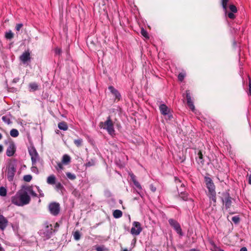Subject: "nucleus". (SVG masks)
<instances>
[{"label":"nucleus","instance_id":"36","mask_svg":"<svg viewBox=\"0 0 251 251\" xmlns=\"http://www.w3.org/2000/svg\"><path fill=\"white\" fill-rule=\"evenodd\" d=\"M73 236L74 239L76 241L79 240L80 238V234L78 231H75L73 234Z\"/></svg>","mask_w":251,"mask_h":251},{"label":"nucleus","instance_id":"62","mask_svg":"<svg viewBox=\"0 0 251 251\" xmlns=\"http://www.w3.org/2000/svg\"><path fill=\"white\" fill-rule=\"evenodd\" d=\"M137 192L138 193V194H139L140 196H141V194H140V193H139V192H137Z\"/></svg>","mask_w":251,"mask_h":251},{"label":"nucleus","instance_id":"28","mask_svg":"<svg viewBox=\"0 0 251 251\" xmlns=\"http://www.w3.org/2000/svg\"><path fill=\"white\" fill-rule=\"evenodd\" d=\"M7 194V190L6 189L3 187H0V196L1 197H5Z\"/></svg>","mask_w":251,"mask_h":251},{"label":"nucleus","instance_id":"46","mask_svg":"<svg viewBox=\"0 0 251 251\" xmlns=\"http://www.w3.org/2000/svg\"><path fill=\"white\" fill-rule=\"evenodd\" d=\"M36 188L37 189L38 193H39V197H43L44 196V194L43 193L42 191L40 189L39 187L36 186Z\"/></svg>","mask_w":251,"mask_h":251},{"label":"nucleus","instance_id":"27","mask_svg":"<svg viewBox=\"0 0 251 251\" xmlns=\"http://www.w3.org/2000/svg\"><path fill=\"white\" fill-rule=\"evenodd\" d=\"M229 0H222V5L225 11V13H227V5Z\"/></svg>","mask_w":251,"mask_h":251},{"label":"nucleus","instance_id":"33","mask_svg":"<svg viewBox=\"0 0 251 251\" xmlns=\"http://www.w3.org/2000/svg\"><path fill=\"white\" fill-rule=\"evenodd\" d=\"M5 37L7 39H11L13 37V33L11 30H10L9 31L6 32Z\"/></svg>","mask_w":251,"mask_h":251},{"label":"nucleus","instance_id":"50","mask_svg":"<svg viewBox=\"0 0 251 251\" xmlns=\"http://www.w3.org/2000/svg\"><path fill=\"white\" fill-rule=\"evenodd\" d=\"M180 193H181V195H182V196H181V197L182 198V199L184 201H187L188 200V197H187V196H183V194H182V192H180Z\"/></svg>","mask_w":251,"mask_h":251},{"label":"nucleus","instance_id":"11","mask_svg":"<svg viewBox=\"0 0 251 251\" xmlns=\"http://www.w3.org/2000/svg\"><path fill=\"white\" fill-rule=\"evenodd\" d=\"M196 160L201 165L204 164V159L201 151L199 150H195Z\"/></svg>","mask_w":251,"mask_h":251},{"label":"nucleus","instance_id":"18","mask_svg":"<svg viewBox=\"0 0 251 251\" xmlns=\"http://www.w3.org/2000/svg\"><path fill=\"white\" fill-rule=\"evenodd\" d=\"M159 110L161 114L163 115L168 114L170 111L169 108L165 104H161L159 106Z\"/></svg>","mask_w":251,"mask_h":251},{"label":"nucleus","instance_id":"64","mask_svg":"<svg viewBox=\"0 0 251 251\" xmlns=\"http://www.w3.org/2000/svg\"><path fill=\"white\" fill-rule=\"evenodd\" d=\"M122 201H121V200H120V203H122Z\"/></svg>","mask_w":251,"mask_h":251},{"label":"nucleus","instance_id":"24","mask_svg":"<svg viewBox=\"0 0 251 251\" xmlns=\"http://www.w3.org/2000/svg\"><path fill=\"white\" fill-rule=\"evenodd\" d=\"M123 213L120 210H115L113 212V216L115 218H120L122 216Z\"/></svg>","mask_w":251,"mask_h":251},{"label":"nucleus","instance_id":"42","mask_svg":"<svg viewBox=\"0 0 251 251\" xmlns=\"http://www.w3.org/2000/svg\"><path fill=\"white\" fill-rule=\"evenodd\" d=\"M95 165V161L94 160H91V161H88L86 164V167H91Z\"/></svg>","mask_w":251,"mask_h":251},{"label":"nucleus","instance_id":"32","mask_svg":"<svg viewBox=\"0 0 251 251\" xmlns=\"http://www.w3.org/2000/svg\"><path fill=\"white\" fill-rule=\"evenodd\" d=\"M82 142L83 140L81 138H78L74 140L75 144L78 147L82 145Z\"/></svg>","mask_w":251,"mask_h":251},{"label":"nucleus","instance_id":"48","mask_svg":"<svg viewBox=\"0 0 251 251\" xmlns=\"http://www.w3.org/2000/svg\"><path fill=\"white\" fill-rule=\"evenodd\" d=\"M31 170L32 172L35 173L36 174L38 173V169L35 165H32V167L31 168Z\"/></svg>","mask_w":251,"mask_h":251},{"label":"nucleus","instance_id":"40","mask_svg":"<svg viewBox=\"0 0 251 251\" xmlns=\"http://www.w3.org/2000/svg\"><path fill=\"white\" fill-rule=\"evenodd\" d=\"M229 8L231 12L236 13L237 12V8L234 5H230Z\"/></svg>","mask_w":251,"mask_h":251},{"label":"nucleus","instance_id":"22","mask_svg":"<svg viewBox=\"0 0 251 251\" xmlns=\"http://www.w3.org/2000/svg\"><path fill=\"white\" fill-rule=\"evenodd\" d=\"M206 185V187L208 189L209 194L216 192L215 190V185H214V184L213 182H211V183L207 184Z\"/></svg>","mask_w":251,"mask_h":251},{"label":"nucleus","instance_id":"31","mask_svg":"<svg viewBox=\"0 0 251 251\" xmlns=\"http://www.w3.org/2000/svg\"><path fill=\"white\" fill-rule=\"evenodd\" d=\"M66 176L71 180H74L76 178V176L74 174H72L70 172L66 173Z\"/></svg>","mask_w":251,"mask_h":251},{"label":"nucleus","instance_id":"2","mask_svg":"<svg viewBox=\"0 0 251 251\" xmlns=\"http://www.w3.org/2000/svg\"><path fill=\"white\" fill-rule=\"evenodd\" d=\"M99 126L101 128L105 129L110 135L113 136L115 134L114 124L110 116H108L104 122H100Z\"/></svg>","mask_w":251,"mask_h":251},{"label":"nucleus","instance_id":"6","mask_svg":"<svg viewBox=\"0 0 251 251\" xmlns=\"http://www.w3.org/2000/svg\"><path fill=\"white\" fill-rule=\"evenodd\" d=\"M28 152L31 156L32 165H35L37 160L39 159L38 154L35 148L34 147L28 148Z\"/></svg>","mask_w":251,"mask_h":251},{"label":"nucleus","instance_id":"19","mask_svg":"<svg viewBox=\"0 0 251 251\" xmlns=\"http://www.w3.org/2000/svg\"><path fill=\"white\" fill-rule=\"evenodd\" d=\"M11 115L10 114H7V115L3 116L2 117L1 120L5 123H6L8 125H9L11 123Z\"/></svg>","mask_w":251,"mask_h":251},{"label":"nucleus","instance_id":"8","mask_svg":"<svg viewBox=\"0 0 251 251\" xmlns=\"http://www.w3.org/2000/svg\"><path fill=\"white\" fill-rule=\"evenodd\" d=\"M50 213L54 216L57 215L60 211V205L58 203L51 202L49 205Z\"/></svg>","mask_w":251,"mask_h":251},{"label":"nucleus","instance_id":"23","mask_svg":"<svg viewBox=\"0 0 251 251\" xmlns=\"http://www.w3.org/2000/svg\"><path fill=\"white\" fill-rule=\"evenodd\" d=\"M71 161V157L67 154H64L62 157V162L64 164H68Z\"/></svg>","mask_w":251,"mask_h":251},{"label":"nucleus","instance_id":"39","mask_svg":"<svg viewBox=\"0 0 251 251\" xmlns=\"http://www.w3.org/2000/svg\"><path fill=\"white\" fill-rule=\"evenodd\" d=\"M141 33L146 38H147V39L149 38L147 31L143 28L141 29Z\"/></svg>","mask_w":251,"mask_h":251},{"label":"nucleus","instance_id":"29","mask_svg":"<svg viewBox=\"0 0 251 251\" xmlns=\"http://www.w3.org/2000/svg\"><path fill=\"white\" fill-rule=\"evenodd\" d=\"M95 249L97 251H107V249L104 245L96 246Z\"/></svg>","mask_w":251,"mask_h":251},{"label":"nucleus","instance_id":"1","mask_svg":"<svg viewBox=\"0 0 251 251\" xmlns=\"http://www.w3.org/2000/svg\"><path fill=\"white\" fill-rule=\"evenodd\" d=\"M29 194L34 197H37V195L33 191L32 186H23L14 196L11 197V202L18 206H23L28 204L31 200Z\"/></svg>","mask_w":251,"mask_h":251},{"label":"nucleus","instance_id":"34","mask_svg":"<svg viewBox=\"0 0 251 251\" xmlns=\"http://www.w3.org/2000/svg\"><path fill=\"white\" fill-rule=\"evenodd\" d=\"M62 164V162H58L57 163V166L55 167V168L58 172L61 171L63 170L64 168Z\"/></svg>","mask_w":251,"mask_h":251},{"label":"nucleus","instance_id":"26","mask_svg":"<svg viewBox=\"0 0 251 251\" xmlns=\"http://www.w3.org/2000/svg\"><path fill=\"white\" fill-rule=\"evenodd\" d=\"M19 131L16 129H12L10 131V134L12 137H17L19 135Z\"/></svg>","mask_w":251,"mask_h":251},{"label":"nucleus","instance_id":"30","mask_svg":"<svg viewBox=\"0 0 251 251\" xmlns=\"http://www.w3.org/2000/svg\"><path fill=\"white\" fill-rule=\"evenodd\" d=\"M216 192L209 194V199L211 200L214 202V203H215L216 202Z\"/></svg>","mask_w":251,"mask_h":251},{"label":"nucleus","instance_id":"44","mask_svg":"<svg viewBox=\"0 0 251 251\" xmlns=\"http://www.w3.org/2000/svg\"><path fill=\"white\" fill-rule=\"evenodd\" d=\"M204 180H205L206 185L207 184H209V183H211V182H213V181L211 179V178L209 177H207V176H205L204 177Z\"/></svg>","mask_w":251,"mask_h":251},{"label":"nucleus","instance_id":"51","mask_svg":"<svg viewBox=\"0 0 251 251\" xmlns=\"http://www.w3.org/2000/svg\"><path fill=\"white\" fill-rule=\"evenodd\" d=\"M19 80H20L19 77H16L13 79V82L16 83L18 82L19 81Z\"/></svg>","mask_w":251,"mask_h":251},{"label":"nucleus","instance_id":"61","mask_svg":"<svg viewBox=\"0 0 251 251\" xmlns=\"http://www.w3.org/2000/svg\"><path fill=\"white\" fill-rule=\"evenodd\" d=\"M189 201H192V202L193 201V200H191V199H189Z\"/></svg>","mask_w":251,"mask_h":251},{"label":"nucleus","instance_id":"16","mask_svg":"<svg viewBox=\"0 0 251 251\" xmlns=\"http://www.w3.org/2000/svg\"><path fill=\"white\" fill-rule=\"evenodd\" d=\"M108 89L109 90L110 92L113 95L116 99H118V100L120 99L121 95L120 93L113 86H109L108 87Z\"/></svg>","mask_w":251,"mask_h":251},{"label":"nucleus","instance_id":"14","mask_svg":"<svg viewBox=\"0 0 251 251\" xmlns=\"http://www.w3.org/2000/svg\"><path fill=\"white\" fill-rule=\"evenodd\" d=\"M182 97L181 99L183 103L186 107L188 106V91L187 90H182Z\"/></svg>","mask_w":251,"mask_h":251},{"label":"nucleus","instance_id":"13","mask_svg":"<svg viewBox=\"0 0 251 251\" xmlns=\"http://www.w3.org/2000/svg\"><path fill=\"white\" fill-rule=\"evenodd\" d=\"M189 109H190L192 110V111L196 115V116H197L198 119H200V117H199V116H200L201 113L198 110H197L195 108V106L194 105L193 101L191 100V99L190 97H189Z\"/></svg>","mask_w":251,"mask_h":251},{"label":"nucleus","instance_id":"43","mask_svg":"<svg viewBox=\"0 0 251 251\" xmlns=\"http://www.w3.org/2000/svg\"><path fill=\"white\" fill-rule=\"evenodd\" d=\"M234 13L233 12H229L226 14H225L226 15H227L228 17L231 19H234L235 18V16L234 14Z\"/></svg>","mask_w":251,"mask_h":251},{"label":"nucleus","instance_id":"53","mask_svg":"<svg viewBox=\"0 0 251 251\" xmlns=\"http://www.w3.org/2000/svg\"><path fill=\"white\" fill-rule=\"evenodd\" d=\"M3 146L0 145V153L3 151Z\"/></svg>","mask_w":251,"mask_h":251},{"label":"nucleus","instance_id":"57","mask_svg":"<svg viewBox=\"0 0 251 251\" xmlns=\"http://www.w3.org/2000/svg\"><path fill=\"white\" fill-rule=\"evenodd\" d=\"M3 251V248L1 247V244H0V251Z\"/></svg>","mask_w":251,"mask_h":251},{"label":"nucleus","instance_id":"17","mask_svg":"<svg viewBox=\"0 0 251 251\" xmlns=\"http://www.w3.org/2000/svg\"><path fill=\"white\" fill-rule=\"evenodd\" d=\"M129 175L130 177L131 180L132 181L133 184L136 186V187L139 189V190H141L142 186L136 180V176L133 173H129Z\"/></svg>","mask_w":251,"mask_h":251},{"label":"nucleus","instance_id":"45","mask_svg":"<svg viewBox=\"0 0 251 251\" xmlns=\"http://www.w3.org/2000/svg\"><path fill=\"white\" fill-rule=\"evenodd\" d=\"M249 79V91L248 92V94L249 96H251V79H250L249 76H248Z\"/></svg>","mask_w":251,"mask_h":251},{"label":"nucleus","instance_id":"12","mask_svg":"<svg viewBox=\"0 0 251 251\" xmlns=\"http://www.w3.org/2000/svg\"><path fill=\"white\" fill-rule=\"evenodd\" d=\"M8 221L7 219L2 215H0V229L3 231L8 226Z\"/></svg>","mask_w":251,"mask_h":251},{"label":"nucleus","instance_id":"4","mask_svg":"<svg viewBox=\"0 0 251 251\" xmlns=\"http://www.w3.org/2000/svg\"><path fill=\"white\" fill-rule=\"evenodd\" d=\"M55 232V230L53 229V226L51 224L48 223L45 224V229L40 231L41 234L43 237H45L46 239H49L52 233Z\"/></svg>","mask_w":251,"mask_h":251},{"label":"nucleus","instance_id":"7","mask_svg":"<svg viewBox=\"0 0 251 251\" xmlns=\"http://www.w3.org/2000/svg\"><path fill=\"white\" fill-rule=\"evenodd\" d=\"M132 225L130 230L131 234L134 236L139 235L142 230L140 223L138 222H134Z\"/></svg>","mask_w":251,"mask_h":251},{"label":"nucleus","instance_id":"55","mask_svg":"<svg viewBox=\"0 0 251 251\" xmlns=\"http://www.w3.org/2000/svg\"><path fill=\"white\" fill-rule=\"evenodd\" d=\"M151 190L153 192H155L156 191V188L155 187H153V186H151Z\"/></svg>","mask_w":251,"mask_h":251},{"label":"nucleus","instance_id":"54","mask_svg":"<svg viewBox=\"0 0 251 251\" xmlns=\"http://www.w3.org/2000/svg\"><path fill=\"white\" fill-rule=\"evenodd\" d=\"M249 183L251 184V175L249 176Z\"/></svg>","mask_w":251,"mask_h":251},{"label":"nucleus","instance_id":"41","mask_svg":"<svg viewBox=\"0 0 251 251\" xmlns=\"http://www.w3.org/2000/svg\"><path fill=\"white\" fill-rule=\"evenodd\" d=\"M185 76V74H184L183 73H179L178 75V79L180 81H182L183 80Z\"/></svg>","mask_w":251,"mask_h":251},{"label":"nucleus","instance_id":"21","mask_svg":"<svg viewBox=\"0 0 251 251\" xmlns=\"http://www.w3.org/2000/svg\"><path fill=\"white\" fill-rule=\"evenodd\" d=\"M58 127L60 129L66 131L68 129V126L65 122H60L58 124Z\"/></svg>","mask_w":251,"mask_h":251},{"label":"nucleus","instance_id":"5","mask_svg":"<svg viewBox=\"0 0 251 251\" xmlns=\"http://www.w3.org/2000/svg\"><path fill=\"white\" fill-rule=\"evenodd\" d=\"M222 201L226 209L229 208L232 204V198L227 192H224L222 195Z\"/></svg>","mask_w":251,"mask_h":251},{"label":"nucleus","instance_id":"10","mask_svg":"<svg viewBox=\"0 0 251 251\" xmlns=\"http://www.w3.org/2000/svg\"><path fill=\"white\" fill-rule=\"evenodd\" d=\"M16 151V146L13 142H11L9 145L6 151V154L7 156H12Z\"/></svg>","mask_w":251,"mask_h":251},{"label":"nucleus","instance_id":"49","mask_svg":"<svg viewBox=\"0 0 251 251\" xmlns=\"http://www.w3.org/2000/svg\"><path fill=\"white\" fill-rule=\"evenodd\" d=\"M23 24H21V23L18 24L16 25L15 28H16V30L19 31L20 30V29L23 27Z\"/></svg>","mask_w":251,"mask_h":251},{"label":"nucleus","instance_id":"3","mask_svg":"<svg viewBox=\"0 0 251 251\" xmlns=\"http://www.w3.org/2000/svg\"><path fill=\"white\" fill-rule=\"evenodd\" d=\"M16 164L15 163L11 162L8 164L7 168V178L9 181L11 182L14 179L16 172Z\"/></svg>","mask_w":251,"mask_h":251},{"label":"nucleus","instance_id":"15","mask_svg":"<svg viewBox=\"0 0 251 251\" xmlns=\"http://www.w3.org/2000/svg\"><path fill=\"white\" fill-rule=\"evenodd\" d=\"M21 61L24 64L30 60V53L29 51L24 52L20 57Z\"/></svg>","mask_w":251,"mask_h":251},{"label":"nucleus","instance_id":"58","mask_svg":"<svg viewBox=\"0 0 251 251\" xmlns=\"http://www.w3.org/2000/svg\"><path fill=\"white\" fill-rule=\"evenodd\" d=\"M59 226V225L57 223L55 224V227H58Z\"/></svg>","mask_w":251,"mask_h":251},{"label":"nucleus","instance_id":"59","mask_svg":"<svg viewBox=\"0 0 251 251\" xmlns=\"http://www.w3.org/2000/svg\"><path fill=\"white\" fill-rule=\"evenodd\" d=\"M2 137V134L0 133V140L1 139Z\"/></svg>","mask_w":251,"mask_h":251},{"label":"nucleus","instance_id":"56","mask_svg":"<svg viewBox=\"0 0 251 251\" xmlns=\"http://www.w3.org/2000/svg\"><path fill=\"white\" fill-rule=\"evenodd\" d=\"M189 251H200L198 250H196V249H191Z\"/></svg>","mask_w":251,"mask_h":251},{"label":"nucleus","instance_id":"63","mask_svg":"<svg viewBox=\"0 0 251 251\" xmlns=\"http://www.w3.org/2000/svg\"><path fill=\"white\" fill-rule=\"evenodd\" d=\"M219 251H224V250H221V249H220Z\"/></svg>","mask_w":251,"mask_h":251},{"label":"nucleus","instance_id":"60","mask_svg":"<svg viewBox=\"0 0 251 251\" xmlns=\"http://www.w3.org/2000/svg\"><path fill=\"white\" fill-rule=\"evenodd\" d=\"M123 251H128L127 249H125L123 250Z\"/></svg>","mask_w":251,"mask_h":251},{"label":"nucleus","instance_id":"52","mask_svg":"<svg viewBox=\"0 0 251 251\" xmlns=\"http://www.w3.org/2000/svg\"><path fill=\"white\" fill-rule=\"evenodd\" d=\"M240 251H247V249L244 247L241 248Z\"/></svg>","mask_w":251,"mask_h":251},{"label":"nucleus","instance_id":"37","mask_svg":"<svg viewBox=\"0 0 251 251\" xmlns=\"http://www.w3.org/2000/svg\"><path fill=\"white\" fill-rule=\"evenodd\" d=\"M55 189L57 190V191H59V190H62L63 189H64V187L62 185V184L60 182H58L55 185Z\"/></svg>","mask_w":251,"mask_h":251},{"label":"nucleus","instance_id":"9","mask_svg":"<svg viewBox=\"0 0 251 251\" xmlns=\"http://www.w3.org/2000/svg\"><path fill=\"white\" fill-rule=\"evenodd\" d=\"M169 223L172 227L180 235H182L181 229L179 224L176 220L170 219L169 220Z\"/></svg>","mask_w":251,"mask_h":251},{"label":"nucleus","instance_id":"25","mask_svg":"<svg viewBox=\"0 0 251 251\" xmlns=\"http://www.w3.org/2000/svg\"><path fill=\"white\" fill-rule=\"evenodd\" d=\"M30 91H36L38 88V84L35 82L30 83L29 84Z\"/></svg>","mask_w":251,"mask_h":251},{"label":"nucleus","instance_id":"47","mask_svg":"<svg viewBox=\"0 0 251 251\" xmlns=\"http://www.w3.org/2000/svg\"><path fill=\"white\" fill-rule=\"evenodd\" d=\"M54 52L56 55H60L62 53V50L60 48H56L54 50Z\"/></svg>","mask_w":251,"mask_h":251},{"label":"nucleus","instance_id":"38","mask_svg":"<svg viewBox=\"0 0 251 251\" xmlns=\"http://www.w3.org/2000/svg\"><path fill=\"white\" fill-rule=\"evenodd\" d=\"M231 220L234 224H237L240 222V218L238 216H235L232 217Z\"/></svg>","mask_w":251,"mask_h":251},{"label":"nucleus","instance_id":"20","mask_svg":"<svg viewBox=\"0 0 251 251\" xmlns=\"http://www.w3.org/2000/svg\"><path fill=\"white\" fill-rule=\"evenodd\" d=\"M56 178L53 175L49 176L47 179V182L50 185H53L55 183Z\"/></svg>","mask_w":251,"mask_h":251},{"label":"nucleus","instance_id":"35","mask_svg":"<svg viewBox=\"0 0 251 251\" xmlns=\"http://www.w3.org/2000/svg\"><path fill=\"white\" fill-rule=\"evenodd\" d=\"M32 178V176L30 175H26L24 176L23 179L25 182H30Z\"/></svg>","mask_w":251,"mask_h":251}]
</instances>
